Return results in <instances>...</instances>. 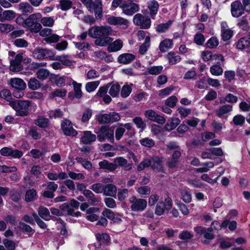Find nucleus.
Masks as SVG:
<instances>
[{
    "label": "nucleus",
    "mask_w": 250,
    "mask_h": 250,
    "mask_svg": "<svg viewBox=\"0 0 250 250\" xmlns=\"http://www.w3.org/2000/svg\"><path fill=\"white\" fill-rule=\"evenodd\" d=\"M47 178L51 181L63 180L67 178L68 176L72 180H79L85 178L84 175L82 173H76L73 171H69L68 173L61 171L58 173L52 170L46 174Z\"/></svg>",
    "instance_id": "obj_1"
},
{
    "label": "nucleus",
    "mask_w": 250,
    "mask_h": 250,
    "mask_svg": "<svg viewBox=\"0 0 250 250\" xmlns=\"http://www.w3.org/2000/svg\"><path fill=\"white\" fill-rule=\"evenodd\" d=\"M31 102L28 100H13L9 102V105L15 110L16 115L25 116L29 114V107Z\"/></svg>",
    "instance_id": "obj_2"
},
{
    "label": "nucleus",
    "mask_w": 250,
    "mask_h": 250,
    "mask_svg": "<svg viewBox=\"0 0 250 250\" xmlns=\"http://www.w3.org/2000/svg\"><path fill=\"white\" fill-rule=\"evenodd\" d=\"M41 18L39 13L31 14L24 20V26L31 32L38 33L42 29V24L39 22Z\"/></svg>",
    "instance_id": "obj_3"
},
{
    "label": "nucleus",
    "mask_w": 250,
    "mask_h": 250,
    "mask_svg": "<svg viewBox=\"0 0 250 250\" xmlns=\"http://www.w3.org/2000/svg\"><path fill=\"white\" fill-rule=\"evenodd\" d=\"M90 12L94 11L96 19L102 17V3L101 0H96L94 2L92 0H81Z\"/></svg>",
    "instance_id": "obj_4"
},
{
    "label": "nucleus",
    "mask_w": 250,
    "mask_h": 250,
    "mask_svg": "<svg viewBox=\"0 0 250 250\" xmlns=\"http://www.w3.org/2000/svg\"><path fill=\"white\" fill-rule=\"evenodd\" d=\"M111 31V27L108 26H95L89 29L88 35L91 38L97 39L102 37L109 36Z\"/></svg>",
    "instance_id": "obj_5"
},
{
    "label": "nucleus",
    "mask_w": 250,
    "mask_h": 250,
    "mask_svg": "<svg viewBox=\"0 0 250 250\" xmlns=\"http://www.w3.org/2000/svg\"><path fill=\"white\" fill-rule=\"evenodd\" d=\"M129 202L130 204V209L134 212H142L146 209L147 206L146 200L137 198L134 196L129 198Z\"/></svg>",
    "instance_id": "obj_6"
},
{
    "label": "nucleus",
    "mask_w": 250,
    "mask_h": 250,
    "mask_svg": "<svg viewBox=\"0 0 250 250\" xmlns=\"http://www.w3.org/2000/svg\"><path fill=\"white\" fill-rule=\"evenodd\" d=\"M97 138L100 142H103L107 139L111 143H114V131L106 126H102L98 132H96Z\"/></svg>",
    "instance_id": "obj_7"
},
{
    "label": "nucleus",
    "mask_w": 250,
    "mask_h": 250,
    "mask_svg": "<svg viewBox=\"0 0 250 250\" xmlns=\"http://www.w3.org/2000/svg\"><path fill=\"white\" fill-rule=\"evenodd\" d=\"M120 119L119 114L116 112H110L108 114L100 113L96 115V119L100 124H105L110 122L113 123Z\"/></svg>",
    "instance_id": "obj_8"
},
{
    "label": "nucleus",
    "mask_w": 250,
    "mask_h": 250,
    "mask_svg": "<svg viewBox=\"0 0 250 250\" xmlns=\"http://www.w3.org/2000/svg\"><path fill=\"white\" fill-rule=\"evenodd\" d=\"M61 129L63 134L67 136L75 137L78 132L73 126L72 123L67 119H64L61 122Z\"/></svg>",
    "instance_id": "obj_9"
},
{
    "label": "nucleus",
    "mask_w": 250,
    "mask_h": 250,
    "mask_svg": "<svg viewBox=\"0 0 250 250\" xmlns=\"http://www.w3.org/2000/svg\"><path fill=\"white\" fill-rule=\"evenodd\" d=\"M133 21L135 25L139 26L142 29H148L150 26L151 21L149 18L144 17L140 13L136 14L133 19Z\"/></svg>",
    "instance_id": "obj_10"
},
{
    "label": "nucleus",
    "mask_w": 250,
    "mask_h": 250,
    "mask_svg": "<svg viewBox=\"0 0 250 250\" xmlns=\"http://www.w3.org/2000/svg\"><path fill=\"white\" fill-rule=\"evenodd\" d=\"M33 57L37 59L54 60V53L50 50L37 48L33 52Z\"/></svg>",
    "instance_id": "obj_11"
},
{
    "label": "nucleus",
    "mask_w": 250,
    "mask_h": 250,
    "mask_svg": "<svg viewBox=\"0 0 250 250\" xmlns=\"http://www.w3.org/2000/svg\"><path fill=\"white\" fill-rule=\"evenodd\" d=\"M107 21L110 25H119L124 29L126 28L128 26V21L121 17L108 15L107 17Z\"/></svg>",
    "instance_id": "obj_12"
},
{
    "label": "nucleus",
    "mask_w": 250,
    "mask_h": 250,
    "mask_svg": "<svg viewBox=\"0 0 250 250\" xmlns=\"http://www.w3.org/2000/svg\"><path fill=\"white\" fill-rule=\"evenodd\" d=\"M194 230L197 234L203 235L205 239L212 240L215 237L214 234L212 233L213 230L212 227L206 229L202 226H197L194 228Z\"/></svg>",
    "instance_id": "obj_13"
},
{
    "label": "nucleus",
    "mask_w": 250,
    "mask_h": 250,
    "mask_svg": "<svg viewBox=\"0 0 250 250\" xmlns=\"http://www.w3.org/2000/svg\"><path fill=\"white\" fill-rule=\"evenodd\" d=\"M22 54L20 53L17 54L14 60L10 58V70L14 72H19L22 70Z\"/></svg>",
    "instance_id": "obj_14"
},
{
    "label": "nucleus",
    "mask_w": 250,
    "mask_h": 250,
    "mask_svg": "<svg viewBox=\"0 0 250 250\" xmlns=\"http://www.w3.org/2000/svg\"><path fill=\"white\" fill-rule=\"evenodd\" d=\"M145 115L148 120L163 125L166 122V119L162 115H159L152 109L147 110L145 112Z\"/></svg>",
    "instance_id": "obj_15"
},
{
    "label": "nucleus",
    "mask_w": 250,
    "mask_h": 250,
    "mask_svg": "<svg viewBox=\"0 0 250 250\" xmlns=\"http://www.w3.org/2000/svg\"><path fill=\"white\" fill-rule=\"evenodd\" d=\"M245 10L243 4L238 1H234L231 4V13L235 18L242 16Z\"/></svg>",
    "instance_id": "obj_16"
},
{
    "label": "nucleus",
    "mask_w": 250,
    "mask_h": 250,
    "mask_svg": "<svg viewBox=\"0 0 250 250\" xmlns=\"http://www.w3.org/2000/svg\"><path fill=\"white\" fill-rule=\"evenodd\" d=\"M232 105L225 104L218 108L215 110V114L220 118L227 119L229 113L232 111Z\"/></svg>",
    "instance_id": "obj_17"
},
{
    "label": "nucleus",
    "mask_w": 250,
    "mask_h": 250,
    "mask_svg": "<svg viewBox=\"0 0 250 250\" xmlns=\"http://www.w3.org/2000/svg\"><path fill=\"white\" fill-rule=\"evenodd\" d=\"M122 8L123 12L128 16H131L135 13L139 11V6L135 3H130L128 4H123L120 6Z\"/></svg>",
    "instance_id": "obj_18"
},
{
    "label": "nucleus",
    "mask_w": 250,
    "mask_h": 250,
    "mask_svg": "<svg viewBox=\"0 0 250 250\" xmlns=\"http://www.w3.org/2000/svg\"><path fill=\"white\" fill-rule=\"evenodd\" d=\"M113 162L115 165L116 169L118 167L123 168L126 171H129L132 168V164L128 163L127 160L123 157H116Z\"/></svg>",
    "instance_id": "obj_19"
},
{
    "label": "nucleus",
    "mask_w": 250,
    "mask_h": 250,
    "mask_svg": "<svg viewBox=\"0 0 250 250\" xmlns=\"http://www.w3.org/2000/svg\"><path fill=\"white\" fill-rule=\"evenodd\" d=\"M83 135L81 137V143L85 144L90 145L96 140V135L92 133L90 131H84L83 132Z\"/></svg>",
    "instance_id": "obj_20"
},
{
    "label": "nucleus",
    "mask_w": 250,
    "mask_h": 250,
    "mask_svg": "<svg viewBox=\"0 0 250 250\" xmlns=\"http://www.w3.org/2000/svg\"><path fill=\"white\" fill-rule=\"evenodd\" d=\"M221 26L222 39L225 41L229 40L233 35V31L229 28L227 23L225 21L221 22Z\"/></svg>",
    "instance_id": "obj_21"
},
{
    "label": "nucleus",
    "mask_w": 250,
    "mask_h": 250,
    "mask_svg": "<svg viewBox=\"0 0 250 250\" xmlns=\"http://www.w3.org/2000/svg\"><path fill=\"white\" fill-rule=\"evenodd\" d=\"M150 166L153 169L158 171L163 170V167L162 165L163 159L157 156H155L149 159Z\"/></svg>",
    "instance_id": "obj_22"
},
{
    "label": "nucleus",
    "mask_w": 250,
    "mask_h": 250,
    "mask_svg": "<svg viewBox=\"0 0 250 250\" xmlns=\"http://www.w3.org/2000/svg\"><path fill=\"white\" fill-rule=\"evenodd\" d=\"M9 83L14 89H25L26 87V83L20 78H12L10 80Z\"/></svg>",
    "instance_id": "obj_23"
},
{
    "label": "nucleus",
    "mask_w": 250,
    "mask_h": 250,
    "mask_svg": "<svg viewBox=\"0 0 250 250\" xmlns=\"http://www.w3.org/2000/svg\"><path fill=\"white\" fill-rule=\"evenodd\" d=\"M236 47L240 50L250 48V38L248 36L241 38L236 42Z\"/></svg>",
    "instance_id": "obj_24"
},
{
    "label": "nucleus",
    "mask_w": 250,
    "mask_h": 250,
    "mask_svg": "<svg viewBox=\"0 0 250 250\" xmlns=\"http://www.w3.org/2000/svg\"><path fill=\"white\" fill-rule=\"evenodd\" d=\"M159 7L158 2L155 0H152L147 2V8L149 10V14L152 19H154Z\"/></svg>",
    "instance_id": "obj_25"
},
{
    "label": "nucleus",
    "mask_w": 250,
    "mask_h": 250,
    "mask_svg": "<svg viewBox=\"0 0 250 250\" xmlns=\"http://www.w3.org/2000/svg\"><path fill=\"white\" fill-rule=\"evenodd\" d=\"M135 58V55L131 53H124L119 56L118 62L123 64H128Z\"/></svg>",
    "instance_id": "obj_26"
},
{
    "label": "nucleus",
    "mask_w": 250,
    "mask_h": 250,
    "mask_svg": "<svg viewBox=\"0 0 250 250\" xmlns=\"http://www.w3.org/2000/svg\"><path fill=\"white\" fill-rule=\"evenodd\" d=\"M16 17V12L12 10H7L3 11L0 18V21H11Z\"/></svg>",
    "instance_id": "obj_27"
},
{
    "label": "nucleus",
    "mask_w": 250,
    "mask_h": 250,
    "mask_svg": "<svg viewBox=\"0 0 250 250\" xmlns=\"http://www.w3.org/2000/svg\"><path fill=\"white\" fill-rule=\"evenodd\" d=\"M99 212V208L92 207L88 208L86 210V219L91 221L94 222L96 221L98 216L95 214V213Z\"/></svg>",
    "instance_id": "obj_28"
},
{
    "label": "nucleus",
    "mask_w": 250,
    "mask_h": 250,
    "mask_svg": "<svg viewBox=\"0 0 250 250\" xmlns=\"http://www.w3.org/2000/svg\"><path fill=\"white\" fill-rule=\"evenodd\" d=\"M123 45L122 41L120 40H117L109 43L107 47V50L109 52H116L121 50Z\"/></svg>",
    "instance_id": "obj_29"
},
{
    "label": "nucleus",
    "mask_w": 250,
    "mask_h": 250,
    "mask_svg": "<svg viewBox=\"0 0 250 250\" xmlns=\"http://www.w3.org/2000/svg\"><path fill=\"white\" fill-rule=\"evenodd\" d=\"M173 46V41L169 39H165L159 44V49L162 52H165Z\"/></svg>",
    "instance_id": "obj_30"
},
{
    "label": "nucleus",
    "mask_w": 250,
    "mask_h": 250,
    "mask_svg": "<svg viewBox=\"0 0 250 250\" xmlns=\"http://www.w3.org/2000/svg\"><path fill=\"white\" fill-rule=\"evenodd\" d=\"M117 192L116 186L111 184H108L104 186V195L108 196H115Z\"/></svg>",
    "instance_id": "obj_31"
},
{
    "label": "nucleus",
    "mask_w": 250,
    "mask_h": 250,
    "mask_svg": "<svg viewBox=\"0 0 250 250\" xmlns=\"http://www.w3.org/2000/svg\"><path fill=\"white\" fill-rule=\"evenodd\" d=\"M18 9L23 13H31L33 11V8L27 2H21L17 5Z\"/></svg>",
    "instance_id": "obj_32"
},
{
    "label": "nucleus",
    "mask_w": 250,
    "mask_h": 250,
    "mask_svg": "<svg viewBox=\"0 0 250 250\" xmlns=\"http://www.w3.org/2000/svg\"><path fill=\"white\" fill-rule=\"evenodd\" d=\"M113 39L111 37L107 36L102 37L99 38L95 41V43L97 45L100 46H105L108 45L110 43L112 42Z\"/></svg>",
    "instance_id": "obj_33"
},
{
    "label": "nucleus",
    "mask_w": 250,
    "mask_h": 250,
    "mask_svg": "<svg viewBox=\"0 0 250 250\" xmlns=\"http://www.w3.org/2000/svg\"><path fill=\"white\" fill-rule=\"evenodd\" d=\"M180 123V120L177 118H171L165 125V128L167 131H171L175 128Z\"/></svg>",
    "instance_id": "obj_34"
},
{
    "label": "nucleus",
    "mask_w": 250,
    "mask_h": 250,
    "mask_svg": "<svg viewBox=\"0 0 250 250\" xmlns=\"http://www.w3.org/2000/svg\"><path fill=\"white\" fill-rule=\"evenodd\" d=\"M99 166L101 168L107 170L109 171H113L116 170V166L114 163H110L106 160L100 162Z\"/></svg>",
    "instance_id": "obj_35"
},
{
    "label": "nucleus",
    "mask_w": 250,
    "mask_h": 250,
    "mask_svg": "<svg viewBox=\"0 0 250 250\" xmlns=\"http://www.w3.org/2000/svg\"><path fill=\"white\" fill-rule=\"evenodd\" d=\"M54 60L59 61L62 65L70 66L72 65L73 62L69 59L68 55L57 56Z\"/></svg>",
    "instance_id": "obj_36"
},
{
    "label": "nucleus",
    "mask_w": 250,
    "mask_h": 250,
    "mask_svg": "<svg viewBox=\"0 0 250 250\" xmlns=\"http://www.w3.org/2000/svg\"><path fill=\"white\" fill-rule=\"evenodd\" d=\"M150 46V38L147 36L145 40V42L140 46L139 52L141 55H144L148 50Z\"/></svg>",
    "instance_id": "obj_37"
},
{
    "label": "nucleus",
    "mask_w": 250,
    "mask_h": 250,
    "mask_svg": "<svg viewBox=\"0 0 250 250\" xmlns=\"http://www.w3.org/2000/svg\"><path fill=\"white\" fill-rule=\"evenodd\" d=\"M173 21L169 20L166 23H163L158 24L156 27V31L159 33H164L168 30L172 25Z\"/></svg>",
    "instance_id": "obj_38"
},
{
    "label": "nucleus",
    "mask_w": 250,
    "mask_h": 250,
    "mask_svg": "<svg viewBox=\"0 0 250 250\" xmlns=\"http://www.w3.org/2000/svg\"><path fill=\"white\" fill-rule=\"evenodd\" d=\"M19 227L20 229L26 232L29 237H31L35 233V230L24 223L20 222Z\"/></svg>",
    "instance_id": "obj_39"
},
{
    "label": "nucleus",
    "mask_w": 250,
    "mask_h": 250,
    "mask_svg": "<svg viewBox=\"0 0 250 250\" xmlns=\"http://www.w3.org/2000/svg\"><path fill=\"white\" fill-rule=\"evenodd\" d=\"M167 58L169 63L171 65L177 63L181 60V57L173 52H169L167 55Z\"/></svg>",
    "instance_id": "obj_40"
},
{
    "label": "nucleus",
    "mask_w": 250,
    "mask_h": 250,
    "mask_svg": "<svg viewBox=\"0 0 250 250\" xmlns=\"http://www.w3.org/2000/svg\"><path fill=\"white\" fill-rule=\"evenodd\" d=\"M35 124L40 127L46 128L49 126V120L47 118L39 116L35 120Z\"/></svg>",
    "instance_id": "obj_41"
},
{
    "label": "nucleus",
    "mask_w": 250,
    "mask_h": 250,
    "mask_svg": "<svg viewBox=\"0 0 250 250\" xmlns=\"http://www.w3.org/2000/svg\"><path fill=\"white\" fill-rule=\"evenodd\" d=\"M203 167L196 168L195 171L196 172L205 173L208 171L210 168H213L214 166V163L212 162H208L204 163L202 164Z\"/></svg>",
    "instance_id": "obj_42"
},
{
    "label": "nucleus",
    "mask_w": 250,
    "mask_h": 250,
    "mask_svg": "<svg viewBox=\"0 0 250 250\" xmlns=\"http://www.w3.org/2000/svg\"><path fill=\"white\" fill-rule=\"evenodd\" d=\"M38 213L41 218L46 221H48L51 218L49 211L46 208L40 207L38 209Z\"/></svg>",
    "instance_id": "obj_43"
},
{
    "label": "nucleus",
    "mask_w": 250,
    "mask_h": 250,
    "mask_svg": "<svg viewBox=\"0 0 250 250\" xmlns=\"http://www.w3.org/2000/svg\"><path fill=\"white\" fill-rule=\"evenodd\" d=\"M37 193L35 189L32 188L28 189L26 192L25 199L27 202H31L37 198Z\"/></svg>",
    "instance_id": "obj_44"
},
{
    "label": "nucleus",
    "mask_w": 250,
    "mask_h": 250,
    "mask_svg": "<svg viewBox=\"0 0 250 250\" xmlns=\"http://www.w3.org/2000/svg\"><path fill=\"white\" fill-rule=\"evenodd\" d=\"M237 25L240 29L244 31H248L250 29L248 21L245 17H242L239 20Z\"/></svg>",
    "instance_id": "obj_45"
},
{
    "label": "nucleus",
    "mask_w": 250,
    "mask_h": 250,
    "mask_svg": "<svg viewBox=\"0 0 250 250\" xmlns=\"http://www.w3.org/2000/svg\"><path fill=\"white\" fill-rule=\"evenodd\" d=\"M28 86L29 88L32 90H35L41 87L40 82L35 78H31L28 82Z\"/></svg>",
    "instance_id": "obj_46"
},
{
    "label": "nucleus",
    "mask_w": 250,
    "mask_h": 250,
    "mask_svg": "<svg viewBox=\"0 0 250 250\" xmlns=\"http://www.w3.org/2000/svg\"><path fill=\"white\" fill-rule=\"evenodd\" d=\"M120 90L121 86L119 84H113L109 88V94L113 98L116 97L119 95Z\"/></svg>",
    "instance_id": "obj_47"
},
{
    "label": "nucleus",
    "mask_w": 250,
    "mask_h": 250,
    "mask_svg": "<svg viewBox=\"0 0 250 250\" xmlns=\"http://www.w3.org/2000/svg\"><path fill=\"white\" fill-rule=\"evenodd\" d=\"M181 198L185 203H188L191 201L192 196L190 191L187 189H182L180 191Z\"/></svg>",
    "instance_id": "obj_48"
},
{
    "label": "nucleus",
    "mask_w": 250,
    "mask_h": 250,
    "mask_svg": "<svg viewBox=\"0 0 250 250\" xmlns=\"http://www.w3.org/2000/svg\"><path fill=\"white\" fill-rule=\"evenodd\" d=\"M100 83V81L87 83L85 85V90L87 92H91L96 90Z\"/></svg>",
    "instance_id": "obj_49"
},
{
    "label": "nucleus",
    "mask_w": 250,
    "mask_h": 250,
    "mask_svg": "<svg viewBox=\"0 0 250 250\" xmlns=\"http://www.w3.org/2000/svg\"><path fill=\"white\" fill-rule=\"evenodd\" d=\"M49 72L46 69H39L36 72V76L38 79L41 80L46 79L49 75Z\"/></svg>",
    "instance_id": "obj_50"
},
{
    "label": "nucleus",
    "mask_w": 250,
    "mask_h": 250,
    "mask_svg": "<svg viewBox=\"0 0 250 250\" xmlns=\"http://www.w3.org/2000/svg\"><path fill=\"white\" fill-rule=\"evenodd\" d=\"M163 69L162 65L152 66L147 69V72L149 74L157 75L161 73Z\"/></svg>",
    "instance_id": "obj_51"
},
{
    "label": "nucleus",
    "mask_w": 250,
    "mask_h": 250,
    "mask_svg": "<svg viewBox=\"0 0 250 250\" xmlns=\"http://www.w3.org/2000/svg\"><path fill=\"white\" fill-rule=\"evenodd\" d=\"M219 42V40L216 37H212L207 41L206 45L207 48L213 49L218 45Z\"/></svg>",
    "instance_id": "obj_52"
},
{
    "label": "nucleus",
    "mask_w": 250,
    "mask_h": 250,
    "mask_svg": "<svg viewBox=\"0 0 250 250\" xmlns=\"http://www.w3.org/2000/svg\"><path fill=\"white\" fill-rule=\"evenodd\" d=\"M165 205L163 200H160L156 204L155 213L156 215L160 216L162 215L165 211Z\"/></svg>",
    "instance_id": "obj_53"
},
{
    "label": "nucleus",
    "mask_w": 250,
    "mask_h": 250,
    "mask_svg": "<svg viewBox=\"0 0 250 250\" xmlns=\"http://www.w3.org/2000/svg\"><path fill=\"white\" fill-rule=\"evenodd\" d=\"M72 85L74 87L75 97L77 98H80L82 96V91L81 90L82 84L73 81L72 82Z\"/></svg>",
    "instance_id": "obj_54"
},
{
    "label": "nucleus",
    "mask_w": 250,
    "mask_h": 250,
    "mask_svg": "<svg viewBox=\"0 0 250 250\" xmlns=\"http://www.w3.org/2000/svg\"><path fill=\"white\" fill-rule=\"evenodd\" d=\"M140 144L146 147H152L155 145V142L153 140L148 138H145L139 141Z\"/></svg>",
    "instance_id": "obj_55"
},
{
    "label": "nucleus",
    "mask_w": 250,
    "mask_h": 250,
    "mask_svg": "<svg viewBox=\"0 0 250 250\" xmlns=\"http://www.w3.org/2000/svg\"><path fill=\"white\" fill-rule=\"evenodd\" d=\"M210 72L214 76H220L223 74V70L219 65H214L210 67Z\"/></svg>",
    "instance_id": "obj_56"
},
{
    "label": "nucleus",
    "mask_w": 250,
    "mask_h": 250,
    "mask_svg": "<svg viewBox=\"0 0 250 250\" xmlns=\"http://www.w3.org/2000/svg\"><path fill=\"white\" fill-rule=\"evenodd\" d=\"M14 28V26L11 24L0 23V31L1 33H9L13 30Z\"/></svg>",
    "instance_id": "obj_57"
},
{
    "label": "nucleus",
    "mask_w": 250,
    "mask_h": 250,
    "mask_svg": "<svg viewBox=\"0 0 250 250\" xmlns=\"http://www.w3.org/2000/svg\"><path fill=\"white\" fill-rule=\"evenodd\" d=\"M40 21L44 26L52 27L54 24V20L52 17H42Z\"/></svg>",
    "instance_id": "obj_58"
},
{
    "label": "nucleus",
    "mask_w": 250,
    "mask_h": 250,
    "mask_svg": "<svg viewBox=\"0 0 250 250\" xmlns=\"http://www.w3.org/2000/svg\"><path fill=\"white\" fill-rule=\"evenodd\" d=\"M104 187V186L102 184L98 183L93 184L91 186L90 189L96 193H103Z\"/></svg>",
    "instance_id": "obj_59"
},
{
    "label": "nucleus",
    "mask_w": 250,
    "mask_h": 250,
    "mask_svg": "<svg viewBox=\"0 0 250 250\" xmlns=\"http://www.w3.org/2000/svg\"><path fill=\"white\" fill-rule=\"evenodd\" d=\"M132 88L128 84L124 85L121 90V95L123 98L127 97L131 93Z\"/></svg>",
    "instance_id": "obj_60"
},
{
    "label": "nucleus",
    "mask_w": 250,
    "mask_h": 250,
    "mask_svg": "<svg viewBox=\"0 0 250 250\" xmlns=\"http://www.w3.org/2000/svg\"><path fill=\"white\" fill-rule=\"evenodd\" d=\"M128 195V191L127 189H119L118 191V199L120 201H123L127 198Z\"/></svg>",
    "instance_id": "obj_61"
},
{
    "label": "nucleus",
    "mask_w": 250,
    "mask_h": 250,
    "mask_svg": "<svg viewBox=\"0 0 250 250\" xmlns=\"http://www.w3.org/2000/svg\"><path fill=\"white\" fill-rule=\"evenodd\" d=\"M110 86V83H109L103 86L100 87L96 93V96L99 97H103L107 93Z\"/></svg>",
    "instance_id": "obj_62"
},
{
    "label": "nucleus",
    "mask_w": 250,
    "mask_h": 250,
    "mask_svg": "<svg viewBox=\"0 0 250 250\" xmlns=\"http://www.w3.org/2000/svg\"><path fill=\"white\" fill-rule=\"evenodd\" d=\"M178 99L175 96H171L168 98L165 101V104L168 107H174L177 102Z\"/></svg>",
    "instance_id": "obj_63"
},
{
    "label": "nucleus",
    "mask_w": 250,
    "mask_h": 250,
    "mask_svg": "<svg viewBox=\"0 0 250 250\" xmlns=\"http://www.w3.org/2000/svg\"><path fill=\"white\" fill-rule=\"evenodd\" d=\"M245 121V118L242 115L238 114L233 118V122L236 125H242Z\"/></svg>",
    "instance_id": "obj_64"
}]
</instances>
